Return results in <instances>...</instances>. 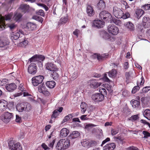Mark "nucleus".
I'll list each match as a JSON object with an SVG mask.
<instances>
[{
	"mask_svg": "<svg viewBox=\"0 0 150 150\" xmlns=\"http://www.w3.org/2000/svg\"><path fill=\"white\" fill-rule=\"evenodd\" d=\"M142 133L144 136V138H147L150 137V133L146 131H143Z\"/></svg>",
	"mask_w": 150,
	"mask_h": 150,
	"instance_id": "55",
	"label": "nucleus"
},
{
	"mask_svg": "<svg viewBox=\"0 0 150 150\" xmlns=\"http://www.w3.org/2000/svg\"><path fill=\"white\" fill-rule=\"evenodd\" d=\"M100 18L102 20H106L108 21H111L112 19V16L108 11H103L99 14Z\"/></svg>",
	"mask_w": 150,
	"mask_h": 150,
	"instance_id": "7",
	"label": "nucleus"
},
{
	"mask_svg": "<svg viewBox=\"0 0 150 150\" xmlns=\"http://www.w3.org/2000/svg\"><path fill=\"white\" fill-rule=\"evenodd\" d=\"M130 16V15L129 13L126 12L124 14L122 15V18L123 19H125L129 18Z\"/></svg>",
	"mask_w": 150,
	"mask_h": 150,
	"instance_id": "49",
	"label": "nucleus"
},
{
	"mask_svg": "<svg viewBox=\"0 0 150 150\" xmlns=\"http://www.w3.org/2000/svg\"><path fill=\"white\" fill-rule=\"evenodd\" d=\"M6 25L11 30L13 29L16 27V25L14 23H9L6 24Z\"/></svg>",
	"mask_w": 150,
	"mask_h": 150,
	"instance_id": "47",
	"label": "nucleus"
},
{
	"mask_svg": "<svg viewBox=\"0 0 150 150\" xmlns=\"http://www.w3.org/2000/svg\"><path fill=\"white\" fill-rule=\"evenodd\" d=\"M115 143H111L106 144L103 147V150H113L116 147Z\"/></svg>",
	"mask_w": 150,
	"mask_h": 150,
	"instance_id": "17",
	"label": "nucleus"
},
{
	"mask_svg": "<svg viewBox=\"0 0 150 150\" xmlns=\"http://www.w3.org/2000/svg\"><path fill=\"white\" fill-rule=\"evenodd\" d=\"M43 79L44 77L42 75L34 76L32 78V83L34 86H37L42 82Z\"/></svg>",
	"mask_w": 150,
	"mask_h": 150,
	"instance_id": "8",
	"label": "nucleus"
},
{
	"mask_svg": "<svg viewBox=\"0 0 150 150\" xmlns=\"http://www.w3.org/2000/svg\"><path fill=\"white\" fill-rule=\"evenodd\" d=\"M13 114L8 112H4L0 117L1 119L4 122L8 123L13 119Z\"/></svg>",
	"mask_w": 150,
	"mask_h": 150,
	"instance_id": "4",
	"label": "nucleus"
},
{
	"mask_svg": "<svg viewBox=\"0 0 150 150\" xmlns=\"http://www.w3.org/2000/svg\"><path fill=\"white\" fill-rule=\"evenodd\" d=\"M8 146L11 150H22V147L19 143L15 141H10L8 143Z\"/></svg>",
	"mask_w": 150,
	"mask_h": 150,
	"instance_id": "6",
	"label": "nucleus"
},
{
	"mask_svg": "<svg viewBox=\"0 0 150 150\" xmlns=\"http://www.w3.org/2000/svg\"><path fill=\"white\" fill-rule=\"evenodd\" d=\"M13 15V13H11L6 15L4 17H3L0 14V30L1 29L3 30L6 26L5 25L4 20H8L11 19Z\"/></svg>",
	"mask_w": 150,
	"mask_h": 150,
	"instance_id": "3",
	"label": "nucleus"
},
{
	"mask_svg": "<svg viewBox=\"0 0 150 150\" xmlns=\"http://www.w3.org/2000/svg\"><path fill=\"white\" fill-rule=\"evenodd\" d=\"M97 6L99 9H103L105 7V2L103 0H100Z\"/></svg>",
	"mask_w": 150,
	"mask_h": 150,
	"instance_id": "26",
	"label": "nucleus"
},
{
	"mask_svg": "<svg viewBox=\"0 0 150 150\" xmlns=\"http://www.w3.org/2000/svg\"><path fill=\"white\" fill-rule=\"evenodd\" d=\"M94 55L95 57H96L97 59L99 61L103 60L105 58L104 55H100L99 54H95Z\"/></svg>",
	"mask_w": 150,
	"mask_h": 150,
	"instance_id": "42",
	"label": "nucleus"
},
{
	"mask_svg": "<svg viewBox=\"0 0 150 150\" xmlns=\"http://www.w3.org/2000/svg\"><path fill=\"white\" fill-rule=\"evenodd\" d=\"M103 80L107 82H108L110 81V79L107 77V75L106 74H104V76H103Z\"/></svg>",
	"mask_w": 150,
	"mask_h": 150,
	"instance_id": "58",
	"label": "nucleus"
},
{
	"mask_svg": "<svg viewBox=\"0 0 150 150\" xmlns=\"http://www.w3.org/2000/svg\"><path fill=\"white\" fill-rule=\"evenodd\" d=\"M126 26L130 30H133L134 28V25L130 22H129L127 23Z\"/></svg>",
	"mask_w": 150,
	"mask_h": 150,
	"instance_id": "39",
	"label": "nucleus"
},
{
	"mask_svg": "<svg viewBox=\"0 0 150 150\" xmlns=\"http://www.w3.org/2000/svg\"><path fill=\"white\" fill-rule=\"evenodd\" d=\"M98 144L97 141L91 140H83L81 142L82 146L87 148L96 146Z\"/></svg>",
	"mask_w": 150,
	"mask_h": 150,
	"instance_id": "5",
	"label": "nucleus"
},
{
	"mask_svg": "<svg viewBox=\"0 0 150 150\" xmlns=\"http://www.w3.org/2000/svg\"><path fill=\"white\" fill-rule=\"evenodd\" d=\"M7 81L6 79H3L2 80H0V86H3L5 83Z\"/></svg>",
	"mask_w": 150,
	"mask_h": 150,
	"instance_id": "62",
	"label": "nucleus"
},
{
	"mask_svg": "<svg viewBox=\"0 0 150 150\" xmlns=\"http://www.w3.org/2000/svg\"><path fill=\"white\" fill-rule=\"evenodd\" d=\"M41 146L43 149H44L45 150H46L49 149L47 146L44 143H43L42 144Z\"/></svg>",
	"mask_w": 150,
	"mask_h": 150,
	"instance_id": "61",
	"label": "nucleus"
},
{
	"mask_svg": "<svg viewBox=\"0 0 150 150\" xmlns=\"http://www.w3.org/2000/svg\"><path fill=\"white\" fill-rule=\"evenodd\" d=\"M139 118V117H138V115H136L132 116L131 117H130L129 120L133 121L136 120L137 119H138Z\"/></svg>",
	"mask_w": 150,
	"mask_h": 150,
	"instance_id": "46",
	"label": "nucleus"
},
{
	"mask_svg": "<svg viewBox=\"0 0 150 150\" xmlns=\"http://www.w3.org/2000/svg\"><path fill=\"white\" fill-rule=\"evenodd\" d=\"M6 89L9 91H12L16 88L17 86L14 83L7 84L6 86Z\"/></svg>",
	"mask_w": 150,
	"mask_h": 150,
	"instance_id": "22",
	"label": "nucleus"
},
{
	"mask_svg": "<svg viewBox=\"0 0 150 150\" xmlns=\"http://www.w3.org/2000/svg\"><path fill=\"white\" fill-rule=\"evenodd\" d=\"M7 102L4 100H0V111L2 112L6 110L7 107Z\"/></svg>",
	"mask_w": 150,
	"mask_h": 150,
	"instance_id": "18",
	"label": "nucleus"
},
{
	"mask_svg": "<svg viewBox=\"0 0 150 150\" xmlns=\"http://www.w3.org/2000/svg\"><path fill=\"white\" fill-rule=\"evenodd\" d=\"M135 13L139 19L144 14V11L142 9H138L136 10Z\"/></svg>",
	"mask_w": 150,
	"mask_h": 150,
	"instance_id": "28",
	"label": "nucleus"
},
{
	"mask_svg": "<svg viewBox=\"0 0 150 150\" xmlns=\"http://www.w3.org/2000/svg\"><path fill=\"white\" fill-rule=\"evenodd\" d=\"M47 89L45 85L42 84L38 86V89L40 92L42 93Z\"/></svg>",
	"mask_w": 150,
	"mask_h": 150,
	"instance_id": "34",
	"label": "nucleus"
},
{
	"mask_svg": "<svg viewBox=\"0 0 150 150\" xmlns=\"http://www.w3.org/2000/svg\"><path fill=\"white\" fill-rule=\"evenodd\" d=\"M9 42L6 40H0V47H3L8 45Z\"/></svg>",
	"mask_w": 150,
	"mask_h": 150,
	"instance_id": "30",
	"label": "nucleus"
},
{
	"mask_svg": "<svg viewBox=\"0 0 150 150\" xmlns=\"http://www.w3.org/2000/svg\"><path fill=\"white\" fill-rule=\"evenodd\" d=\"M79 135V133L77 131L73 132L69 136V137L71 139L76 138Z\"/></svg>",
	"mask_w": 150,
	"mask_h": 150,
	"instance_id": "32",
	"label": "nucleus"
},
{
	"mask_svg": "<svg viewBox=\"0 0 150 150\" xmlns=\"http://www.w3.org/2000/svg\"><path fill=\"white\" fill-rule=\"evenodd\" d=\"M97 126V125L92 124H87L86 125L85 127V129L87 130H89L91 129L93 127H95Z\"/></svg>",
	"mask_w": 150,
	"mask_h": 150,
	"instance_id": "35",
	"label": "nucleus"
},
{
	"mask_svg": "<svg viewBox=\"0 0 150 150\" xmlns=\"http://www.w3.org/2000/svg\"><path fill=\"white\" fill-rule=\"evenodd\" d=\"M28 6L25 4H22L20 6V8L22 10H26V8Z\"/></svg>",
	"mask_w": 150,
	"mask_h": 150,
	"instance_id": "60",
	"label": "nucleus"
},
{
	"mask_svg": "<svg viewBox=\"0 0 150 150\" xmlns=\"http://www.w3.org/2000/svg\"><path fill=\"white\" fill-rule=\"evenodd\" d=\"M86 12L89 16H93L95 13V11L93 7L90 5H87L86 8Z\"/></svg>",
	"mask_w": 150,
	"mask_h": 150,
	"instance_id": "20",
	"label": "nucleus"
},
{
	"mask_svg": "<svg viewBox=\"0 0 150 150\" xmlns=\"http://www.w3.org/2000/svg\"><path fill=\"white\" fill-rule=\"evenodd\" d=\"M22 15L19 13H16L14 15L13 18L16 21H18L22 17Z\"/></svg>",
	"mask_w": 150,
	"mask_h": 150,
	"instance_id": "38",
	"label": "nucleus"
},
{
	"mask_svg": "<svg viewBox=\"0 0 150 150\" xmlns=\"http://www.w3.org/2000/svg\"><path fill=\"white\" fill-rule=\"evenodd\" d=\"M143 25L144 28H147L150 25V22H143Z\"/></svg>",
	"mask_w": 150,
	"mask_h": 150,
	"instance_id": "56",
	"label": "nucleus"
},
{
	"mask_svg": "<svg viewBox=\"0 0 150 150\" xmlns=\"http://www.w3.org/2000/svg\"><path fill=\"white\" fill-rule=\"evenodd\" d=\"M142 8L145 10H149L150 9V4H145L142 6Z\"/></svg>",
	"mask_w": 150,
	"mask_h": 150,
	"instance_id": "48",
	"label": "nucleus"
},
{
	"mask_svg": "<svg viewBox=\"0 0 150 150\" xmlns=\"http://www.w3.org/2000/svg\"><path fill=\"white\" fill-rule=\"evenodd\" d=\"M143 115L147 119L150 120V110H145L143 112Z\"/></svg>",
	"mask_w": 150,
	"mask_h": 150,
	"instance_id": "29",
	"label": "nucleus"
},
{
	"mask_svg": "<svg viewBox=\"0 0 150 150\" xmlns=\"http://www.w3.org/2000/svg\"><path fill=\"white\" fill-rule=\"evenodd\" d=\"M113 14L117 18H121L123 13L120 8L114 6L113 8Z\"/></svg>",
	"mask_w": 150,
	"mask_h": 150,
	"instance_id": "9",
	"label": "nucleus"
},
{
	"mask_svg": "<svg viewBox=\"0 0 150 150\" xmlns=\"http://www.w3.org/2000/svg\"><path fill=\"white\" fill-rule=\"evenodd\" d=\"M37 68V67L35 64L31 63L28 68V71L29 73L34 75L36 73Z\"/></svg>",
	"mask_w": 150,
	"mask_h": 150,
	"instance_id": "12",
	"label": "nucleus"
},
{
	"mask_svg": "<svg viewBox=\"0 0 150 150\" xmlns=\"http://www.w3.org/2000/svg\"><path fill=\"white\" fill-rule=\"evenodd\" d=\"M141 81L139 83L140 86H142L143 85V84H144V78L143 77V76H142V77L141 78Z\"/></svg>",
	"mask_w": 150,
	"mask_h": 150,
	"instance_id": "64",
	"label": "nucleus"
},
{
	"mask_svg": "<svg viewBox=\"0 0 150 150\" xmlns=\"http://www.w3.org/2000/svg\"><path fill=\"white\" fill-rule=\"evenodd\" d=\"M45 59V57L42 55H34L29 59V61H30V62H36L38 61L40 62L41 61H43Z\"/></svg>",
	"mask_w": 150,
	"mask_h": 150,
	"instance_id": "13",
	"label": "nucleus"
},
{
	"mask_svg": "<svg viewBox=\"0 0 150 150\" xmlns=\"http://www.w3.org/2000/svg\"><path fill=\"white\" fill-rule=\"evenodd\" d=\"M70 141L68 139H61L57 143V149L59 150L67 149L70 146Z\"/></svg>",
	"mask_w": 150,
	"mask_h": 150,
	"instance_id": "2",
	"label": "nucleus"
},
{
	"mask_svg": "<svg viewBox=\"0 0 150 150\" xmlns=\"http://www.w3.org/2000/svg\"><path fill=\"white\" fill-rule=\"evenodd\" d=\"M53 73L52 74L51 76L53 79L55 80H57L58 79L59 77V75L56 72L57 71H52Z\"/></svg>",
	"mask_w": 150,
	"mask_h": 150,
	"instance_id": "37",
	"label": "nucleus"
},
{
	"mask_svg": "<svg viewBox=\"0 0 150 150\" xmlns=\"http://www.w3.org/2000/svg\"><path fill=\"white\" fill-rule=\"evenodd\" d=\"M100 35L104 38L106 39L108 36V34L105 31L101 32L100 33Z\"/></svg>",
	"mask_w": 150,
	"mask_h": 150,
	"instance_id": "41",
	"label": "nucleus"
},
{
	"mask_svg": "<svg viewBox=\"0 0 150 150\" xmlns=\"http://www.w3.org/2000/svg\"><path fill=\"white\" fill-rule=\"evenodd\" d=\"M68 20V18L67 16L62 17L60 19L59 23L60 24H64L67 22Z\"/></svg>",
	"mask_w": 150,
	"mask_h": 150,
	"instance_id": "36",
	"label": "nucleus"
},
{
	"mask_svg": "<svg viewBox=\"0 0 150 150\" xmlns=\"http://www.w3.org/2000/svg\"><path fill=\"white\" fill-rule=\"evenodd\" d=\"M99 91L101 94H103V96L107 94L106 91L105 89L103 88H100L99 89Z\"/></svg>",
	"mask_w": 150,
	"mask_h": 150,
	"instance_id": "44",
	"label": "nucleus"
},
{
	"mask_svg": "<svg viewBox=\"0 0 150 150\" xmlns=\"http://www.w3.org/2000/svg\"><path fill=\"white\" fill-rule=\"evenodd\" d=\"M150 22V20L148 17H144L143 19V22Z\"/></svg>",
	"mask_w": 150,
	"mask_h": 150,
	"instance_id": "59",
	"label": "nucleus"
},
{
	"mask_svg": "<svg viewBox=\"0 0 150 150\" xmlns=\"http://www.w3.org/2000/svg\"><path fill=\"white\" fill-rule=\"evenodd\" d=\"M46 86L48 88H52L55 86V82L54 81H47L46 83Z\"/></svg>",
	"mask_w": 150,
	"mask_h": 150,
	"instance_id": "24",
	"label": "nucleus"
},
{
	"mask_svg": "<svg viewBox=\"0 0 150 150\" xmlns=\"http://www.w3.org/2000/svg\"><path fill=\"white\" fill-rule=\"evenodd\" d=\"M139 82L138 81L137 82V86H134L132 89V93H135L136 92L138 91L140 89V87L139 86Z\"/></svg>",
	"mask_w": 150,
	"mask_h": 150,
	"instance_id": "40",
	"label": "nucleus"
},
{
	"mask_svg": "<svg viewBox=\"0 0 150 150\" xmlns=\"http://www.w3.org/2000/svg\"><path fill=\"white\" fill-rule=\"evenodd\" d=\"M31 108L30 105L28 103L23 102L17 104L16 109L19 112H22L23 111L28 112Z\"/></svg>",
	"mask_w": 150,
	"mask_h": 150,
	"instance_id": "1",
	"label": "nucleus"
},
{
	"mask_svg": "<svg viewBox=\"0 0 150 150\" xmlns=\"http://www.w3.org/2000/svg\"><path fill=\"white\" fill-rule=\"evenodd\" d=\"M37 4L39 6H41L43 7L45 10L46 11H47L48 10V7L45 5L41 3H38Z\"/></svg>",
	"mask_w": 150,
	"mask_h": 150,
	"instance_id": "50",
	"label": "nucleus"
},
{
	"mask_svg": "<svg viewBox=\"0 0 150 150\" xmlns=\"http://www.w3.org/2000/svg\"><path fill=\"white\" fill-rule=\"evenodd\" d=\"M46 69L48 71H57L58 69L56 66L52 63L48 62L45 65Z\"/></svg>",
	"mask_w": 150,
	"mask_h": 150,
	"instance_id": "10",
	"label": "nucleus"
},
{
	"mask_svg": "<svg viewBox=\"0 0 150 150\" xmlns=\"http://www.w3.org/2000/svg\"><path fill=\"white\" fill-rule=\"evenodd\" d=\"M69 133V130L66 128L62 129L60 131L61 135L64 137L67 136Z\"/></svg>",
	"mask_w": 150,
	"mask_h": 150,
	"instance_id": "25",
	"label": "nucleus"
},
{
	"mask_svg": "<svg viewBox=\"0 0 150 150\" xmlns=\"http://www.w3.org/2000/svg\"><path fill=\"white\" fill-rule=\"evenodd\" d=\"M105 23L103 21L99 20H95L93 23L94 26L98 28H102L105 25Z\"/></svg>",
	"mask_w": 150,
	"mask_h": 150,
	"instance_id": "15",
	"label": "nucleus"
},
{
	"mask_svg": "<svg viewBox=\"0 0 150 150\" xmlns=\"http://www.w3.org/2000/svg\"><path fill=\"white\" fill-rule=\"evenodd\" d=\"M37 13L38 15L41 16H45V13L44 11L42 9L39 10V11L37 12Z\"/></svg>",
	"mask_w": 150,
	"mask_h": 150,
	"instance_id": "54",
	"label": "nucleus"
},
{
	"mask_svg": "<svg viewBox=\"0 0 150 150\" xmlns=\"http://www.w3.org/2000/svg\"><path fill=\"white\" fill-rule=\"evenodd\" d=\"M23 32L21 30H19L18 32L15 33L14 34L13 33L11 34V38L12 40H17L20 36V33L23 34Z\"/></svg>",
	"mask_w": 150,
	"mask_h": 150,
	"instance_id": "19",
	"label": "nucleus"
},
{
	"mask_svg": "<svg viewBox=\"0 0 150 150\" xmlns=\"http://www.w3.org/2000/svg\"><path fill=\"white\" fill-rule=\"evenodd\" d=\"M21 117H19L18 115H16V121L17 122H20L21 121Z\"/></svg>",
	"mask_w": 150,
	"mask_h": 150,
	"instance_id": "63",
	"label": "nucleus"
},
{
	"mask_svg": "<svg viewBox=\"0 0 150 150\" xmlns=\"http://www.w3.org/2000/svg\"><path fill=\"white\" fill-rule=\"evenodd\" d=\"M25 28L29 30H33L36 28V25L32 23H27Z\"/></svg>",
	"mask_w": 150,
	"mask_h": 150,
	"instance_id": "21",
	"label": "nucleus"
},
{
	"mask_svg": "<svg viewBox=\"0 0 150 150\" xmlns=\"http://www.w3.org/2000/svg\"><path fill=\"white\" fill-rule=\"evenodd\" d=\"M115 139L119 140L120 142H122L124 140L123 137L121 136H117L115 137Z\"/></svg>",
	"mask_w": 150,
	"mask_h": 150,
	"instance_id": "57",
	"label": "nucleus"
},
{
	"mask_svg": "<svg viewBox=\"0 0 150 150\" xmlns=\"http://www.w3.org/2000/svg\"><path fill=\"white\" fill-rule=\"evenodd\" d=\"M28 44V41L27 40L24 39L18 45V46L19 47H25Z\"/></svg>",
	"mask_w": 150,
	"mask_h": 150,
	"instance_id": "31",
	"label": "nucleus"
},
{
	"mask_svg": "<svg viewBox=\"0 0 150 150\" xmlns=\"http://www.w3.org/2000/svg\"><path fill=\"white\" fill-rule=\"evenodd\" d=\"M108 32L112 35H117L118 32V28L115 25H109L108 28Z\"/></svg>",
	"mask_w": 150,
	"mask_h": 150,
	"instance_id": "11",
	"label": "nucleus"
},
{
	"mask_svg": "<svg viewBox=\"0 0 150 150\" xmlns=\"http://www.w3.org/2000/svg\"><path fill=\"white\" fill-rule=\"evenodd\" d=\"M87 105L84 103H82L81 104L80 106L81 108V111L83 114L85 113L86 110Z\"/></svg>",
	"mask_w": 150,
	"mask_h": 150,
	"instance_id": "33",
	"label": "nucleus"
},
{
	"mask_svg": "<svg viewBox=\"0 0 150 150\" xmlns=\"http://www.w3.org/2000/svg\"><path fill=\"white\" fill-rule=\"evenodd\" d=\"M72 115H68L66 116L63 119V122H64L67 121L70 119L72 118Z\"/></svg>",
	"mask_w": 150,
	"mask_h": 150,
	"instance_id": "45",
	"label": "nucleus"
},
{
	"mask_svg": "<svg viewBox=\"0 0 150 150\" xmlns=\"http://www.w3.org/2000/svg\"><path fill=\"white\" fill-rule=\"evenodd\" d=\"M92 99L96 102L102 101L104 98L103 95L100 93H96L93 95L92 97Z\"/></svg>",
	"mask_w": 150,
	"mask_h": 150,
	"instance_id": "14",
	"label": "nucleus"
},
{
	"mask_svg": "<svg viewBox=\"0 0 150 150\" xmlns=\"http://www.w3.org/2000/svg\"><path fill=\"white\" fill-rule=\"evenodd\" d=\"M59 112H58V110H55L53 112V114L52 115L51 118H56L57 117L58 115Z\"/></svg>",
	"mask_w": 150,
	"mask_h": 150,
	"instance_id": "43",
	"label": "nucleus"
},
{
	"mask_svg": "<svg viewBox=\"0 0 150 150\" xmlns=\"http://www.w3.org/2000/svg\"><path fill=\"white\" fill-rule=\"evenodd\" d=\"M78 72L76 71L74 72L72 74L71 78L72 80H74L76 79L78 77Z\"/></svg>",
	"mask_w": 150,
	"mask_h": 150,
	"instance_id": "51",
	"label": "nucleus"
},
{
	"mask_svg": "<svg viewBox=\"0 0 150 150\" xmlns=\"http://www.w3.org/2000/svg\"><path fill=\"white\" fill-rule=\"evenodd\" d=\"M131 103L133 108L138 107L140 104V102L137 100L133 99L131 101Z\"/></svg>",
	"mask_w": 150,
	"mask_h": 150,
	"instance_id": "27",
	"label": "nucleus"
},
{
	"mask_svg": "<svg viewBox=\"0 0 150 150\" xmlns=\"http://www.w3.org/2000/svg\"><path fill=\"white\" fill-rule=\"evenodd\" d=\"M119 132V130L118 129H112L111 130V134L113 136L116 135Z\"/></svg>",
	"mask_w": 150,
	"mask_h": 150,
	"instance_id": "52",
	"label": "nucleus"
},
{
	"mask_svg": "<svg viewBox=\"0 0 150 150\" xmlns=\"http://www.w3.org/2000/svg\"><path fill=\"white\" fill-rule=\"evenodd\" d=\"M108 74L110 77L115 78L116 77L117 71L115 69H113L108 72Z\"/></svg>",
	"mask_w": 150,
	"mask_h": 150,
	"instance_id": "23",
	"label": "nucleus"
},
{
	"mask_svg": "<svg viewBox=\"0 0 150 150\" xmlns=\"http://www.w3.org/2000/svg\"><path fill=\"white\" fill-rule=\"evenodd\" d=\"M88 84L90 85L91 87L96 88L100 86L101 83H98L96 80H90L88 82Z\"/></svg>",
	"mask_w": 150,
	"mask_h": 150,
	"instance_id": "16",
	"label": "nucleus"
},
{
	"mask_svg": "<svg viewBox=\"0 0 150 150\" xmlns=\"http://www.w3.org/2000/svg\"><path fill=\"white\" fill-rule=\"evenodd\" d=\"M142 92L144 93H146L150 90V86H146L142 89Z\"/></svg>",
	"mask_w": 150,
	"mask_h": 150,
	"instance_id": "53",
	"label": "nucleus"
}]
</instances>
